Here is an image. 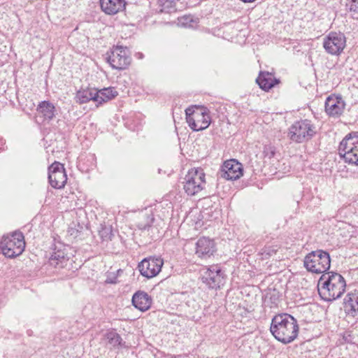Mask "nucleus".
Instances as JSON below:
<instances>
[{
	"label": "nucleus",
	"mask_w": 358,
	"mask_h": 358,
	"mask_svg": "<svg viewBox=\"0 0 358 358\" xmlns=\"http://www.w3.org/2000/svg\"><path fill=\"white\" fill-rule=\"evenodd\" d=\"M299 331L297 320L288 313L278 314L271 320L270 331L276 340L283 344L294 341Z\"/></svg>",
	"instance_id": "f257e3e1"
},
{
	"label": "nucleus",
	"mask_w": 358,
	"mask_h": 358,
	"mask_svg": "<svg viewBox=\"0 0 358 358\" xmlns=\"http://www.w3.org/2000/svg\"><path fill=\"white\" fill-rule=\"evenodd\" d=\"M345 287L346 282L344 278L338 273L322 274L317 285L320 297L327 301L340 298L344 293Z\"/></svg>",
	"instance_id": "f03ea898"
},
{
	"label": "nucleus",
	"mask_w": 358,
	"mask_h": 358,
	"mask_svg": "<svg viewBox=\"0 0 358 358\" xmlns=\"http://www.w3.org/2000/svg\"><path fill=\"white\" fill-rule=\"evenodd\" d=\"M186 121L193 131L208 128L211 122L209 110L203 106H192L185 110Z\"/></svg>",
	"instance_id": "7ed1b4c3"
},
{
	"label": "nucleus",
	"mask_w": 358,
	"mask_h": 358,
	"mask_svg": "<svg viewBox=\"0 0 358 358\" xmlns=\"http://www.w3.org/2000/svg\"><path fill=\"white\" fill-rule=\"evenodd\" d=\"M338 153L345 163L358 166V131H351L343 138Z\"/></svg>",
	"instance_id": "20e7f679"
},
{
	"label": "nucleus",
	"mask_w": 358,
	"mask_h": 358,
	"mask_svg": "<svg viewBox=\"0 0 358 358\" xmlns=\"http://www.w3.org/2000/svg\"><path fill=\"white\" fill-rule=\"evenodd\" d=\"M303 264L308 271L323 273L330 268V255L327 252L322 250L313 251L305 257Z\"/></svg>",
	"instance_id": "39448f33"
},
{
	"label": "nucleus",
	"mask_w": 358,
	"mask_h": 358,
	"mask_svg": "<svg viewBox=\"0 0 358 358\" xmlns=\"http://www.w3.org/2000/svg\"><path fill=\"white\" fill-rule=\"evenodd\" d=\"M315 134V124L309 120H301L289 127L288 136L293 142L301 143L310 140Z\"/></svg>",
	"instance_id": "423d86ee"
},
{
	"label": "nucleus",
	"mask_w": 358,
	"mask_h": 358,
	"mask_svg": "<svg viewBox=\"0 0 358 358\" xmlns=\"http://www.w3.org/2000/svg\"><path fill=\"white\" fill-rule=\"evenodd\" d=\"M24 236L18 231L4 236L0 243V248L3 254L9 258L21 255L24 250Z\"/></svg>",
	"instance_id": "0eeeda50"
},
{
	"label": "nucleus",
	"mask_w": 358,
	"mask_h": 358,
	"mask_svg": "<svg viewBox=\"0 0 358 358\" xmlns=\"http://www.w3.org/2000/svg\"><path fill=\"white\" fill-rule=\"evenodd\" d=\"M206 185V175L203 169L194 168L189 170L183 181V189L189 196L201 192Z\"/></svg>",
	"instance_id": "6e6552de"
},
{
	"label": "nucleus",
	"mask_w": 358,
	"mask_h": 358,
	"mask_svg": "<svg viewBox=\"0 0 358 358\" xmlns=\"http://www.w3.org/2000/svg\"><path fill=\"white\" fill-rule=\"evenodd\" d=\"M72 256V249L70 246L57 242L53 245L48 262L51 266L62 268L71 263Z\"/></svg>",
	"instance_id": "1a4fd4ad"
},
{
	"label": "nucleus",
	"mask_w": 358,
	"mask_h": 358,
	"mask_svg": "<svg viewBox=\"0 0 358 358\" xmlns=\"http://www.w3.org/2000/svg\"><path fill=\"white\" fill-rule=\"evenodd\" d=\"M202 282L209 288H220L224 282V273L218 265L204 267L201 271Z\"/></svg>",
	"instance_id": "9d476101"
},
{
	"label": "nucleus",
	"mask_w": 358,
	"mask_h": 358,
	"mask_svg": "<svg viewBox=\"0 0 358 358\" xmlns=\"http://www.w3.org/2000/svg\"><path fill=\"white\" fill-rule=\"evenodd\" d=\"M106 59L113 69H125L130 64L131 58L127 48L117 45L107 53Z\"/></svg>",
	"instance_id": "9b49d317"
},
{
	"label": "nucleus",
	"mask_w": 358,
	"mask_h": 358,
	"mask_svg": "<svg viewBox=\"0 0 358 358\" xmlns=\"http://www.w3.org/2000/svg\"><path fill=\"white\" fill-rule=\"evenodd\" d=\"M346 45V38L343 34L330 32L323 41V47L330 55H340Z\"/></svg>",
	"instance_id": "f8f14e48"
},
{
	"label": "nucleus",
	"mask_w": 358,
	"mask_h": 358,
	"mask_svg": "<svg viewBox=\"0 0 358 358\" xmlns=\"http://www.w3.org/2000/svg\"><path fill=\"white\" fill-rule=\"evenodd\" d=\"M164 264L161 257H150L143 259L138 265L140 273L146 278H152L159 274Z\"/></svg>",
	"instance_id": "ddd939ff"
},
{
	"label": "nucleus",
	"mask_w": 358,
	"mask_h": 358,
	"mask_svg": "<svg viewBox=\"0 0 358 358\" xmlns=\"http://www.w3.org/2000/svg\"><path fill=\"white\" fill-rule=\"evenodd\" d=\"M48 179L50 185L55 189H62L67 181V176L64 165L54 162L48 168Z\"/></svg>",
	"instance_id": "4468645a"
},
{
	"label": "nucleus",
	"mask_w": 358,
	"mask_h": 358,
	"mask_svg": "<svg viewBox=\"0 0 358 358\" xmlns=\"http://www.w3.org/2000/svg\"><path fill=\"white\" fill-rule=\"evenodd\" d=\"M243 173V165L234 159L224 162L220 173L221 178L228 180H237Z\"/></svg>",
	"instance_id": "2eb2a0df"
},
{
	"label": "nucleus",
	"mask_w": 358,
	"mask_h": 358,
	"mask_svg": "<svg viewBox=\"0 0 358 358\" xmlns=\"http://www.w3.org/2000/svg\"><path fill=\"white\" fill-rule=\"evenodd\" d=\"M345 103L341 96H329L325 101V111L331 117H338L343 113Z\"/></svg>",
	"instance_id": "dca6fc26"
},
{
	"label": "nucleus",
	"mask_w": 358,
	"mask_h": 358,
	"mask_svg": "<svg viewBox=\"0 0 358 358\" xmlns=\"http://www.w3.org/2000/svg\"><path fill=\"white\" fill-rule=\"evenodd\" d=\"M215 252L214 241L206 237L200 238L196 243V255L201 259L210 257Z\"/></svg>",
	"instance_id": "f3484780"
},
{
	"label": "nucleus",
	"mask_w": 358,
	"mask_h": 358,
	"mask_svg": "<svg viewBox=\"0 0 358 358\" xmlns=\"http://www.w3.org/2000/svg\"><path fill=\"white\" fill-rule=\"evenodd\" d=\"M133 306L141 312L149 310L152 303V297L144 291L136 292L131 299Z\"/></svg>",
	"instance_id": "a211bd4d"
},
{
	"label": "nucleus",
	"mask_w": 358,
	"mask_h": 358,
	"mask_svg": "<svg viewBox=\"0 0 358 358\" xmlns=\"http://www.w3.org/2000/svg\"><path fill=\"white\" fill-rule=\"evenodd\" d=\"M125 0H100L101 10L107 15H115L125 8Z\"/></svg>",
	"instance_id": "6ab92c4d"
},
{
	"label": "nucleus",
	"mask_w": 358,
	"mask_h": 358,
	"mask_svg": "<svg viewBox=\"0 0 358 358\" xmlns=\"http://www.w3.org/2000/svg\"><path fill=\"white\" fill-rule=\"evenodd\" d=\"M259 87L264 91H268L279 83L273 74L268 71H261L256 79Z\"/></svg>",
	"instance_id": "aec40b11"
},
{
	"label": "nucleus",
	"mask_w": 358,
	"mask_h": 358,
	"mask_svg": "<svg viewBox=\"0 0 358 358\" xmlns=\"http://www.w3.org/2000/svg\"><path fill=\"white\" fill-rule=\"evenodd\" d=\"M344 308L348 314L358 317V291L348 293L344 299Z\"/></svg>",
	"instance_id": "412c9836"
},
{
	"label": "nucleus",
	"mask_w": 358,
	"mask_h": 358,
	"mask_svg": "<svg viewBox=\"0 0 358 358\" xmlns=\"http://www.w3.org/2000/svg\"><path fill=\"white\" fill-rule=\"evenodd\" d=\"M37 111L41 114L45 120L50 121L55 116V106L48 101H43L37 106Z\"/></svg>",
	"instance_id": "4be33fe9"
},
{
	"label": "nucleus",
	"mask_w": 358,
	"mask_h": 358,
	"mask_svg": "<svg viewBox=\"0 0 358 358\" xmlns=\"http://www.w3.org/2000/svg\"><path fill=\"white\" fill-rule=\"evenodd\" d=\"M96 98H97L96 106L101 104L103 102H106L117 95V92L114 88L108 87L104 88L101 90L96 91L95 90Z\"/></svg>",
	"instance_id": "5701e85b"
},
{
	"label": "nucleus",
	"mask_w": 358,
	"mask_h": 358,
	"mask_svg": "<svg viewBox=\"0 0 358 358\" xmlns=\"http://www.w3.org/2000/svg\"><path fill=\"white\" fill-rule=\"evenodd\" d=\"M75 99L76 103L80 104L85 103L91 100L96 102L97 98H96L95 90L87 88L78 90L76 94Z\"/></svg>",
	"instance_id": "b1692460"
},
{
	"label": "nucleus",
	"mask_w": 358,
	"mask_h": 358,
	"mask_svg": "<svg viewBox=\"0 0 358 358\" xmlns=\"http://www.w3.org/2000/svg\"><path fill=\"white\" fill-rule=\"evenodd\" d=\"M198 19L192 15H184L178 18V24L181 27L194 28L197 25Z\"/></svg>",
	"instance_id": "393cba45"
},
{
	"label": "nucleus",
	"mask_w": 358,
	"mask_h": 358,
	"mask_svg": "<svg viewBox=\"0 0 358 358\" xmlns=\"http://www.w3.org/2000/svg\"><path fill=\"white\" fill-rule=\"evenodd\" d=\"M106 337L108 343L114 348H120L123 346L122 339L121 336L115 331L108 332Z\"/></svg>",
	"instance_id": "a878e982"
},
{
	"label": "nucleus",
	"mask_w": 358,
	"mask_h": 358,
	"mask_svg": "<svg viewBox=\"0 0 358 358\" xmlns=\"http://www.w3.org/2000/svg\"><path fill=\"white\" fill-rule=\"evenodd\" d=\"M278 250L277 245H268L263 248L259 252V255L262 259H267L275 255Z\"/></svg>",
	"instance_id": "bb28decb"
},
{
	"label": "nucleus",
	"mask_w": 358,
	"mask_h": 358,
	"mask_svg": "<svg viewBox=\"0 0 358 358\" xmlns=\"http://www.w3.org/2000/svg\"><path fill=\"white\" fill-rule=\"evenodd\" d=\"M354 18L358 19V0H350L347 4Z\"/></svg>",
	"instance_id": "cd10ccee"
},
{
	"label": "nucleus",
	"mask_w": 358,
	"mask_h": 358,
	"mask_svg": "<svg viewBox=\"0 0 358 358\" xmlns=\"http://www.w3.org/2000/svg\"><path fill=\"white\" fill-rule=\"evenodd\" d=\"M153 220L154 219L152 217H150L149 215H148L147 216V223L143 224L142 222H139L138 224V227L141 230H145L151 225V224L153 222Z\"/></svg>",
	"instance_id": "c85d7f7f"
},
{
	"label": "nucleus",
	"mask_w": 358,
	"mask_h": 358,
	"mask_svg": "<svg viewBox=\"0 0 358 358\" xmlns=\"http://www.w3.org/2000/svg\"><path fill=\"white\" fill-rule=\"evenodd\" d=\"M106 282L109 283V284L117 283V276H115V275H113V276H111L110 275H108L106 280Z\"/></svg>",
	"instance_id": "c756f323"
},
{
	"label": "nucleus",
	"mask_w": 358,
	"mask_h": 358,
	"mask_svg": "<svg viewBox=\"0 0 358 358\" xmlns=\"http://www.w3.org/2000/svg\"><path fill=\"white\" fill-rule=\"evenodd\" d=\"M241 1L243 2L251 3V2L255 1V0H241Z\"/></svg>",
	"instance_id": "7c9ffc66"
},
{
	"label": "nucleus",
	"mask_w": 358,
	"mask_h": 358,
	"mask_svg": "<svg viewBox=\"0 0 358 358\" xmlns=\"http://www.w3.org/2000/svg\"><path fill=\"white\" fill-rule=\"evenodd\" d=\"M0 143H1V145H3V140L2 139H0ZM3 150V148L0 147V151Z\"/></svg>",
	"instance_id": "2f4dec72"
},
{
	"label": "nucleus",
	"mask_w": 358,
	"mask_h": 358,
	"mask_svg": "<svg viewBox=\"0 0 358 358\" xmlns=\"http://www.w3.org/2000/svg\"><path fill=\"white\" fill-rule=\"evenodd\" d=\"M274 153H275V152H274V151H271V155H270V157H273Z\"/></svg>",
	"instance_id": "473e14b6"
},
{
	"label": "nucleus",
	"mask_w": 358,
	"mask_h": 358,
	"mask_svg": "<svg viewBox=\"0 0 358 358\" xmlns=\"http://www.w3.org/2000/svg\"><path fill=\"white\" fill-rule=\"evenodd\" d=\"M143 55L141 53H139V58H142Z\"/></svg>",
	"instance_id": "72a5a7b5"
}]
</instances>
